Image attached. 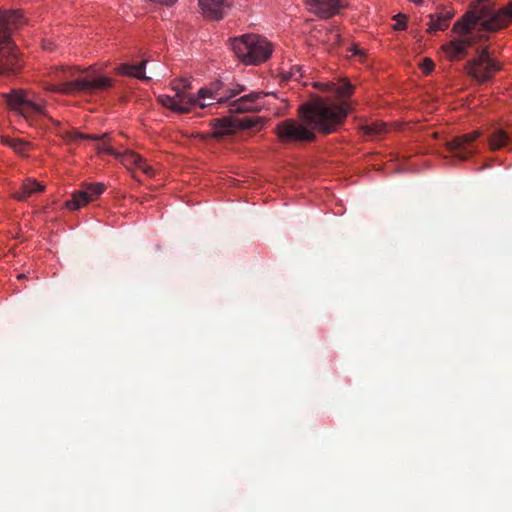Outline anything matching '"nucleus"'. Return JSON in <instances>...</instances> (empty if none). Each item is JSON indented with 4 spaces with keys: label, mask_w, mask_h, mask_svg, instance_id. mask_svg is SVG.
Listing matches in <instances>:
<instances>
[{
    "label": "nucleus",
    "mask_w": 512,
    "mask_h": 512,
    "mask_svg": "<svg viewBox=\"0 0 512 512\" xmlns=\"http://www.w3.org/2000/svg\"><path fill=\"white\" fill-rule=\"evenodd\" d=\"M348 113L347 103L328 102L317 98L298 107V120L289 118L279 122L275 133L282 143L313 142L316 131L323 134L337 131Z\"/></svg>",
    "instance_id": "f257e3e1"
},
{
    "label": "nucleus",
    "mask_w": 512,
    "mask_h": 512,
    "mask_svg": "<svg viewBox=\"0 0 512 512\" xmlns=\"http://www.w3.org/2000/svg\"><path fill=\"white\" fill-rule=\"evenodd\" d=\"M487 0H476L471 4L470 10L458 19L452 28L457 34L446 44L442 50L451 61L466 57L468 48L476 41V28L485 31H497L506 27L512 22V1L499 11L490 9L484 2Z\"/></svg>",
    "instance_id": "f03ea898"
},
{
    "label": "nucleus",
    "mask_w": 512,
    "mask_h": 512,
    "mask_svg": "<svg viewBox=\"0 0 512 512\" xmlns=\"http://www.w3.org/2000/svg\"><path fill=\"white\" fill-rule=\"evenodd\" d=\"M24 22L20 10L0 9V75L9 76L22 69L20 52L11 39L13 26Z\"/></svg>",
    "instance_id": "7ed1b4c3"
},
{
    "label": "nucleus",
    "mask_w": 512,
    "mask_h": 512,
    "mask_svg": "<svg viewBox=\"0 0 512 512\" xmlns=\"http://www.w3.org/2000/svg\"><path fill=\"white\" fill-rule=\"evenodd\" d=\"M232 49L245 64L257 65L266 61L272 53L271 44L255 34H246L233 39Z\"/></svg>",
    "instance_id": "20e7f679"
},
{
    "label": "nucleus",
    "mask_w": 512,
    "mask_h": 512,
    "mask_svg": "<svg viewBox=\"0 0 512 512\" xmlns=\"http://www.w3.org/2000/svg\"><path fill=\"white\" fill-rule=\"evenodd\" d=\"M5 98L9 107L25 118L44 113L43 102L34 100L28 91L14 89Z\"/></svg>",
    "instance_id": "39448f33"
},
{
    "label": "nucleus",
    "mask_w": 512,
    "mask_h": 512,
    "mask_svg": "<svg viewBox=\"0 0 512 512\" xmlns=\"http://www.w3.org/2000/svg\"><path fill=\"white\" fill-rule=\"evenodd\" d=\"M466 70L471 77L483 83L490 80L500 70V65L490 57L488 47H485L478 57L467 62Z\"/></svg>",
    "instance_id": "423d86ee"
},
{
    "label": "nucleus",
    "mask_w": 512,
    "mask_h": 512,
    "mask_svg": "<svg viewBox=\"0 0 512 512\" xmlns=\"http://www.w3.org/2000/svg\"><path fill=\"white\" fill-rule=\"evenodd\" d=\"M113 86V80L102 76L80 75L75 79L68 80L66 78V93L68 92H84L98 93L107 90Z\"/></svg>",
    "instance_id": "0eeeda50"
},
{
    "label": "nucleus",
    "mask_w": 512,
    "mask_h": 512,
    "mask_svg": "<svg viewBox=\"0 0 512 512\" xmlns=\"http://www.w3.org/2000/svg\"><path fill=\"white\" fill-rule=\"evenodd\" d=\"M481 135V130H474L467 134L455 136L451 141L446 142V148L455 158L465 161L479 152L476 141Z\"/></svg>",
    "instance_id": "6e6552de"
},
{
    "label": "nucleus",
    "mask_w": 512,
    "mask_h": 512,
    "mask_svg": "<svg viewBox=\"0 0 512 512\" xmlns=\"http://www.w3.org/2000/svg\"><path fill=\"white\" fill-rule=\"evenodd\" d=\"M308 11L321 19H328L340 13L348 3L345 0H304Z\"/></svg>",
    "instance_id": "1a4fd4ad"
},
{
    "label": "nucleus",
    "mask_w": 512,
    "mask_h": 512,
    "mask_svg": "<svg viewBox=\"0 0 512 512\" xmlns=\"http://www.w3.org/2000/svg\"><path fill=\"white\" fill-rule=\"evenodd\" d=\"M256 124L257 121L252 117L219 119L214 126L213 136L221 138L235 133L237 129H249L255 127Z\"/></svg>",
    "instance_id": "9d476101"
},
{
    "label": "nucleus",
    "mask_w": 512,
    "mask_h": 512,
    "mask_svg": "<svg viewBox=\"0 0 512 512\" xmlns=\"http://www.w3.org/2000/svg\"><path fill=\"white\" fill-rule=\"evenodd\" d=\"M104 190L105 186L101 183L86 185L84 189L74 192L71 200H66V209L78 210L101 195Z\"/></svg>",
    "instance_id": "9b49d317"
},
{
    "label": "nucleus",
    "mask_w": 512,
    "mask_h": 512,
    "mask_svg": "<svg viewBox=\"0 0 512 512\" xmlns=\"http://www.w3.org/2000/svg\"><path fill=\"white\" fill-rule=\"evenodd\" d=\"M158 101L166 108L171 109L177 113H188L193 107H196L198 99L194 95H186L182 92H177L175 96L161 95Z\"/></svg>",
    "instance_id": "f8f14e48"
},
{
    "label": "nucleus",
    "mask_w": 512,
    "mask_h": 512,
    "mask_svg": "<svg viewBox=\"0 0 512 512\" xmlns=\"http://www.w3.org/2000/svg\"><path fill=\"white\" fill-rule=\"evenodd\" d=\"M108 138V134H103L100 137L90 134H83L79 131L72 129H66V146L70 144H78L80 141L84 139H92V140H100V143L97 145V149L99 153H106L113 156H118V153L111 148L106 139Z\"/></svg>",
    "instance_id": "ddd939ff"
},
{
    "label": "nucleus",
    "mask_w": 512,
    "mask_h": 512,
    "mask_svg": "<svg viewBox=\"0 0 512 512\" xmlns=\"http://www.w3.org/2000/svg\"><path fill=\"white\" fill-rule=\"evenodd\" d=\"M269 93L263 91L251 92L247 95L242 96L240 99L233 101L231 105V111L237 113H245L250 111H259L262 105L259 103L261 99Z\"/></svg>",
    "instance_id": "4468645a"
},
{
    "label": "nucleus",
    "mask_w": 512,
    "mask_h": 512,
    "mask_svg": "<svg viewBox=\"0 0 512 512\" xmlns=\"http://www.w3.org/2000/svg\"><path fill=\"white\" fill-rule=\"evenodd\" d=\"M45 186L34 178H26L22 181L19 188L12 193V197L17 201H27L30 197L42 193Z\"/></svg>",
    "instance_id": "2eb2a0df"
},
{
    "label": "nucleus",
    "mask_w": 512,
    "mask_h": 512,
    "mask_svg": "<svg viewBox=\"0 0 512 512\" xmlns=\"http://www.w3.org/2000/svg\"><path fill=\"white\" fill-rule=\"evenodd\" d=\"M42 85L44 90L49 93L62 94L64 92V70L62 67L49 70Z\"/></svg>",
    "instance_id": "dca6fc26"
},
{
    "label": "nucleus",
    "mask_w": 512,
    "mask_h": 512,
    "mask_svg": "<svg viewBox=\"0 0 512 512\" xmlns=\"http://www.w3.org/2000/svg\"><path fill=\"white\" fill-rule=\"evenodd\" d=\"M223 88L224 83L222 81H215L212 82L208 87L201 88L198 91L197 95L194 96L196 99H198V103L196 104V106H199L202 109L211 106L212 103L202 102V100L206 98L216 100V104H218L219 96H221Z\"/></svg>",
    "instance_id": "f3484780"
},
{
    "label": "nucleus",
    "mask_w": 512,
    "mask_h": 512,
    "mask_svg": "<svg viewBox=\"0 0 512 512\" xmlns=\"http://www.w3.org/2000/svg\"><path fill=\"white\" fill-rule=\"evenodd\" d=\"M203 13L212 19H221L228 7L227 0H198Z\"/></svg>",
    "instance_id": "a211bd4d"
},
{
    "label": "nucleus",
    "mask_w": 512,
    "mask_h": 512,
    "mask_svg": "<svg viewBox=\"0 0 512 512\" xmlns=\"http://www.w3.org/2000/svg\"><path fill=\"white\" fill-rule=\"evenodd\" d=\"M145 66V60L135 65L124 63L117 68V72L121 75L134 77L140 80H149L150 78L147 77L144 72Z\"/></svg>",
    "instance_id": "6ab92c4d"
},
{
    "label": "nucleus",
    "mask_w": 512,
    "mask_h": 512,
    "mask_svg": "<svg viewBox=\"0 0 512 512\" xmlns=\"http://www.w3.org/2000/svg\"><path fill=\"white\" fill-rule=\"evenodd\" d=\"M2 143L11 148L16 154L24 157L31 149V144L19 138L2 137Z\"/></svg>",
    "instance_id": "aec40b11"
},
{
    "label": "nucleus",
    "mask_w": 512,
    "mask_h": 512,
    "mask_svg": "<svg viewBox=\"0 0 512 512\" xmlns=\"http://www.w3.org/2000/svg\"><path fill=\"white\" fill-rule=\"evenodd\" d=\"M508 132L501 128H495L488 138L489 147L492 151L498 150L509 143Z\"/></svg>",
    "instance_id": "412c9836"
},
{
    "label": "nucleus",
    "mask_w": 512,
    "mask_h": 512,
    "mask_svg": "<svg viewBox=\"0 0 512 512\" xmlns=\"http://www.w3.org/2000/svg\"><path fill=\"white\" fill-rule=\"evenodd\" d=\"M430 22L428 23V32L432 33L435 31H443L445 30L450 22L451 14L449 12L440 13V14H431Z\"/></svg>",
    "instance_id": "4be33fe9"
},
{
    "label": "nucleus",
    "mask_w": 512,
    "mask_h": 512,
    "mask_svg": "<svg viewBox=\"0 0 512 512\" xmlns=\"http://www.w3.org/2000/svg\"><path fill=\"white\" fill-rule=\"evenodd\" d=\"M116 158H119L121 163L126 166L127 168L136 167L137 164L142 163V157L134 152L126 151L124 153H118V156Z\"/></svg>",
    "instance_id": "5701e85b"
},
{
    "label": "nucleus",
    "mask_w": 512,
    "mask_h": 512,
    "mask_svg": "<svg viewBox=\"0 0 512 512\" xmlns=\"http://www.w3.org/2000/svg\"><path fill=\"white\" fill-rule=\"evenodd\" d=\"M245 90V87L242 85H237L236 88H228L224 85V88L222 90L221 96H219V102L225 103L229 101L232 97L238 95L239 93L243 92Z\"/></svg>",
    "instance_id": "b1692460"
},
{
    "label": "nucleus",
    "mask_w": 512,
    "mask_h": 512,
    "mask_svg": "<svg viewBox=\"0 0 512 512\" xmlns=\"http://www.w3.org/2000/svg\"><path fill=\"white\" fill-rule=\"evenodd\" d=\"M354 87L347 81L343 82L340 85H337L334 89V92L339 99H345L352 95Z\"/></svg>",
    "instance_id": "393cba45"
},
{
    "label": "nucleus",
    "mask_w": 512,
    "mask_h": 512,
    "mask_svg": "<svg viewBox=\"0 0 512 512\" xmlns=\"http://www.w3.org/2000/svg\"><path fill=\"white\" fill-rule=\"evenodd\" d=\"M385 131V124L383 123H372L364 126V132L370 136L380 135Z\"/></svg>",
    "instance_id": "a878e982"
},
{
    "label": "nucleus",
    "mask_w": 512,
    "mask_h": 512,
    "mask_svg": "<svg viewBox=\"0 0 512 512\" xmlns=\"http://www.w3.org/2000/svg\"><path fill=\"white\" fill-rule=\"evenodd\" d=\"M393 19L396 21L395 25L393 26V28L395 30H404L406 29L407 27V24H406V20H407V17L403 14H397L393 17Z\"/></svg>",
    "instance_id": "bb28decb"
},
{
    "label": "nucleus",
    "mask_w": 512,
    "mask_h": 512,
    "mask_svg": "<svg viewBox=\"0 0 512 512\" xmlns=\"http://www.w3.org/2000/svg\"><path fill=\"white\" fill-rule=\"evenodd\" d=\"M136 168L140 169L148 177H153L155 174L154 168L144 158H142L141 164H137Z\"/></svg>",
    "instance_id": "cd10ccee"
},
{
    "label": "nucleus",
    "mask_w": 512,
    "mask_h": 512,
    "mask_svg": "<svg viewBox=\"0 0 512 512\" xmlns=\"http://www.w3.org/2000/svg\"><path fill=\"white\" fill-rule=\"evenodd\" d=\"M433 67H434V63L431 59L425 58L423 60L422 69L426 74L430 73L432 71Z\"/></svg>",
    "instance_id": "c85d7f7f"
},
{
    "label": "nucleus",
    "mask_w": 512,
    "mask_h": 512,
    "mask_svg": "<svg viewBox=\"0 0 512 512\" xmlns=\"http://www.w3.org/2000/svg\"><path fill=\"white\" fill-rule=\"evenodd\" d=\"M351 51L353 52V55H360V56H362V54H363L362 51L360 49H358L357 47H353L351 49Z\"/></svg>",
    "instance_id": "c756f323"
},
{
    "label": "nucleus",
    "mask_w": 512,
    "mask_h": 512,
    "mask_svg": "<svg viewBox=\"0 0 512 512\" xmlns=\"http://www.w3.org/2000/svg\"><path fill=\"white\" fill-rule=\"evenodd\" d=\"M43 48L46 49V50H51V43L48 42V41H43Z\"/></svg>",
    "instance_id": "7c9ffc66"
},
{
    "label": "nucleus",
    "mask_w": 512,
    "mask_h": 512,
    "mask_svg": "<svg viewBox=\"0 0 512 512\" xmlns=\"http://www.w3.org/2000/svg\"><path fill=\"white\" fill-rule=\"evenodd\" d=\"M26 277V275L24 273H20L17 275V279L21 280V279H24Z\"/></svg>",
    "instance_id": "2f4dec72"
},
{
    "label": "nucleus",
    "mask_w": 512,
    "mask_h": 512,
    "mask_svg": "<svg viewBox=\"0 0 512 512\" xmlns=\"http://www.w3.org/2000/svg\"><path fill=\"white\" fill-rule=\"evenodd\" d=\"M410 2H413L415 4H422L423 3V0H409Z\"/></svg>",
    "instance_id": "473e14b6"
},
{
    "label": "nucleus",
    "mask_w": 512,
    "mask_h": 512,
    "mask_svg": "<svg viewBox=\"0 0 512 512\" xmlns=\"http://www.w3.org/2000/svg\"><path fill=\"white\" fill-rule=\"evenodd\" d=\"M184 88H188L189 87V83L188 82H185L184 85H183Z\"/></svg>",
    "instance_id": "72a5a7b5"
}]
</instances>
